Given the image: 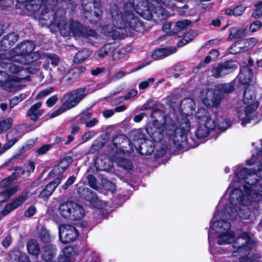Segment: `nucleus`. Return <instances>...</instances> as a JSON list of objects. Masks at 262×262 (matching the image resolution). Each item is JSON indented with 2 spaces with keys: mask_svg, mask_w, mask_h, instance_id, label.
<instances>
[{
  "mask_svg": "<svg viewBox=\"0 0 262 262\" xmlns=\"http://www.w3.org/2000/svg\"><path fill=\"white\" fill-rule=\"evenodd\" d=\"M257 157L258 162L253 156L246 163L248 165L256 164L258 171L246 168L240 169L235 174L236 182L229 186L228 190L233 188L229 198L232 205H248L254 200L262 199V149Z\"/></svg>",
  "mask_w": 262,
  "mask_h": 262,
  "instance_id": "nucleus-1",
  "label": "nucleus"
},
{
  "mask_svg": "<svg viewBox=\"0 0 262 262\" xmlns=\"http://www.w3.org/2000/svg\"><path fill=\"white\" fill-rule=\"evenodd\" d=\"M121 3V0H118ZM159 0H122V7L120 10L114 6L111 9V16L112 25L116 29L108 31L109 36L116 38L119 34L116 29L129 28L136 32L143 29V24L138 17L133 13V10L145 19H149L150 9L158 3Z\"/></svg>",
  "mask_w": 262,
  "mask_h": 262,
  "instance_id": "nucleus-2",
  "label": "nucleus"
},
{
  "mask_svg": "<svg viewBox=\"0 0 262 262\" xmlns=\"http://www.w3.org/2000/svg\"><path fill=\"white\" fill-rule=\"evenodd\" d=\"M53 24L57 26L61 34L64 36L72 35L75 38H80L95 37L96 35L94 30L88 29L77 21L71 20L67 24L64 16L60 18L56 17Z\"/></svg>",
  "mask_w": 262,
  "mask_h": 262,
  "instance_id": "nucleus-3",
  "label": "nucleus"
},
{
  "mask_svg": "<svg viewBox=\"0 0 262 262\" xmlns=\"http://www.w3.org/2000/svg\"><path fill=\"white\" fill-rule=\"evenodd\" d=\"M188 117L187 114H182L178 118L179 127L170 124L167 125L165 128L166 135L177 147H183L186 143V134L191 127Z\"/></svg>",
  "mask_w": 262,
  "mask_h": 262,
  "instance_id": "nucleus-4",
  "label": "nucleus"
},
{
  "mask_svg": "<svg viewBox=\"0 0 262 262\" xmlns=\"http://www.w3.org/2000/svg\"><path fill=\"white\" fill-rule=\"evenodd\" d=\"M86 96L85 89L79 88L66 93L62 98V104L56 110L49 114L52 119L75 107Z\"/></svg>",
  "mask_w": 262,
  "mask_h": 262,
  "instance_id": "nucleus-5",
  "label": "nucleus"
},
{
  "mask_svg": "<svg viewBox=\"0 0 262 262\" xmlns=\"http://www.w3.org/2000/svg\"><path fill=\"white\" fill-rule=\"evenodd\" d=\"M255 86L250 85L247 87L244 93L243 101L247 105L244 110H238L237 114L238 117L242 120V125H244L252 119L253 113L258 107V104L255 101L256 98Z\"/></svg>",
  "mask_w": 262,
  "mask_h": 262,
  "instance_id": "nucleus-6",
  "label": "nucleus"
},
{
  "mask_svg": "<svg viewBox=\"0 0 262 262\" xmlns=\"http://www.w3.org/2000/svg\"><path fill=\"white\" fill-rule=\"evenodd\" d=\"M220 213L216 212L211 222V228L217 234V243L219 245L230 243L233 241L234 234L230 230V224L224 220L218 221Z\"/></svg>",
  "mask_w": 262,
  "mask_h": 262,
  "instance_id": "nucleus-7",
  "label": "nucleus"
},
{
  "mask_svg": "<svg viewBox=\"0 0 262 262\" xmlns=\"http://www.w3.org/2000/svg\"><path fill=\"white\" fill-rule=\"evenodd\" d=\"M34 45L29 41L18 44L11 51L10 56L7 60L24 64H28L31 62L30 60V54L34 51Z\"/></svg>",
  "mask_w": 262,
  "mask_h": 262,
  "instance_id": "nucleus-8",
  "label": "nucleus"
},
{
  "mask_svg": "<svg viewBox=\"0 0 262 262\" xmlns=\"http://www.w3.org/2000/svg\"><path fill=\"white\" fill-rule=\"evenodd\" d=\"M59 214L64 219L70 220H79L85 215L83 207L73 202H66L61 203L58 207Z\"/></svg>",
  "mask_w": 262,
  "mask_h": 262,
  "instance_id": "nucleus-9",
  "label": "nucleus"
},
{
  "mask_svg": "<svg viewBox=\"0 0 262 262\" xmlns=\"http://www.w3.org/2000/svg\"><path fill=\"white\" fill-rule=\"evenodd\" d=\"M85 17L91 22L97 21L102 14L100 0H81Z\"/></svg>",
  "mask_w": 262,
  "mask_h": 262,
  "instance_id": "nucleus-10",
  "label": "nucleus"
},
{
  "mask_svg": "<svg viewBox=\"0 0 262 262\" xmlns=\"http://www.w3.org/2000/svg\"><path fill=\"white\" fill-rule=\"evenodd\" d=\"M58 229L59 237L63 243L73 242L79 235V232L76 228L70 225H60Z\"/></svg>",
  "mask_w": 262,
  "mask_h": 262,
  "instance_id": "nucleus-11",
  "label": "nucleus"
},
{
  "mask_svg": "<svg viewBox=\"0 0 262 262\" xmlns=\"http://www.w3.org/2000/svg\"><path fill=\"white\" fill-rule=\"evenodd\" d=\"M257 42V39L254 37L239 40L232 45L230 52L236 54L246 52L253 48Z\"/></svg>",
  "mask_w": 262,
  "mask_h": 262,
  "instance_id": "nucleus-12",
  "label": "nucleus"
},
{
  "mask_svg": "<svg viewBox=\"0 0 262 262\" xmlns=\"http://www.w3.org/2000/svg\"><path fill=\"white\" fill-rule=\"evenodd\" d=\"M237 69V66L233 62L228 61L219 64L212 69L213 76L218 78L232 73Z\"/></svg>",
  "mask_w": 262,
  "mask_h": 262,
  "instance_id": "nucleus-13",
  "label": "nucleus"
},
{
  "mask_svg": "<svg viewBox=\"0 0 262 262\" xmlns=\"http://www.w3.org/2000/svg\"><path fill=\"white\" fill-rule=\"evenodd\" d=\"M77 192L96 207L101 208L106 205L105 203L98 200L97 196L88 188L79 187L77 189Z\"/></svg>",
  "mask_w": 262,
  "mask_h": 262,
  "instance_id": "nucleus-14",
  "label": "nucleus"
},
{
  "mask_svg": "<svg viewBox=\"0 0 262 262\" xmlns=\"http://www.w3.org/2000/svg\"><path fill=\"white\" fill-rule=\"evenodd\" d=\"M253 241L247 233H242L232 244V246L238 250L243 249L246 250L252 248Z\"/></svg>",
  "mask_w": 262,
  "mask_h": 262,
  "instance_id": "nucleus-15",
  "label": "nucleus"
},
{
  "mask_svg": "<svg viewBox=\"0 0 262 262\" xmlns=\"http://www.w3.org/2000/svg\"><path fill=\"white\" fill-rule=\"evenodd\" d=\"M28 199V194H21L7 204L1 211L3 215H7L11 211L20 206Z\"/></svg>",
  "mask_w": 262,
  "mask_h": 262,
  "instance_id": "nucleus-16",
  "label": "nucleus"
},
{
  "mask_svg": "<svg viewBox=\"0 0 262 262\" xmlns=\"http://www.w3.org/2000/svg\"><path fill=\"white\" fill-rule=\"evenodd\" d=\"M153 6V8L150 9V17L149 19L152 18L157 23H160L162 20L165 19L168 17V14L166 11L161 6H159V2Z\"/></svg>",
  "mask_w": 262,
  "mask_h": 262,
  "instance_id": "nucleus-17",
  "label": "nucleus"
},
{
  "mask_svg": "<svg viewBox=\"0 0 262 262\" xmlns=\"http://www.w3.org/2000/svg\"><path fill=\"white\" fill-rule=\"evenodd\" d=\"M62 179V176H61L60 178L57 177L49 183L47 185L45 188L39 192L38 198L42 199L44 201L47 200L48 198L53 193Z\"/></svg>",
  "mask_w": 262,
  "mask_h": 262,
  "instance_id": "nucleus-18",
  "label": "nucleus"
},
{
  "mask_svg": "<svg viewBox=\"0 0 262 262\" xmlns=\"http://www.w3.org/2000/svg\"><path fill=\"white\" fill-rule=\"evenodd\" d=\"M149 133H147L155 142H160L163 138V132L164 126L163 125H159L158 121L156 120L152 126L148 127Z\"/></svg>",
  "mask_w": 262,
  "mask_h": 262,
  "instance_id": "nucleus-19",
  "label": "nucleus"
},
{
  "mask_svg": "<svg viewBox=\"0 0 262 262\" xmlns=\"http://www.w3.org/2000/svg\"><path fill=\"white\" fill-rule=\"evenodd\" d=\"M25 77H18L16 76H10L9 75L7 80L2 84L3 88L9 92L17 91L20 88V84L21 80L24 79Z\"/></svg>",
  "mask_w": 262,
  "mask_h": 262,
  "instance_id": "nucleus-20",
  "label": "nucleus"
},
{
  "mask_svg": "<svg viewBox=\"0 0 262 262\" xmlns=\"http://www.w3.org/2000/svg\"><path fill=\"white\" fill-rule=\"evenodd\" d=\"M73 159L71 157L67 156L62 158L58 164L54 167L52 172L55 175H58V177L60 178L61 176L64 178V176L61 173L63 172L72 163Z\"/></svg>",
  "mask_w": 262,
  "mask_h": 262,
  "instance_id": "nucleus-21",
  "label": "nucleus"
},
{
  "mask_svg": "<svg viewBox=\"0 0 262 262\" xmlns=\"http://www.w3.org/2000/svg\"><path fill=\"white\" fill-rule=\"evenodd\" d=\"M177 51L175 47L159 48L155 50L152 54V58L155 60H159L169 56Z\"/></svg>",
  "mask_w": 262,
  "mask_h": 262,
  "instance_id": "nucleus-22",
  "label": "nucleus"
},
{
  "mask_svg": "<svg viewBox=\"0 0 262 262\" xmlns=\"http://www.w3.org/2000/svg\"><path fill=\"white\" fill-rule=\"evenodd\" d=\"M112 160L119 166L125 169L129 170L133 167V163L130 160L122 157L119 153H116L113 156Z\"/></svg>",
  "mask_w": 262,
  "mask_h": 262,
  "instance_id": "nucleus-23",
  "label": "nucleus"
},
{
  "mask_svg": "<svg viewBox=\"0 0 262 262\" xmlns=\"http://www.w3.org/2000/svg\"><path fill=\"white\" fill-rule=\"evenodd\" d=\"M41 105V102H38L33 104L28 111L27 115L32 120H37L39 117L43 114V110L40 109Z\"/></svg>",
  "mask_w": 262,
  "mask_h": 262,
  "instance_id": "nucleus-24",
  "label": "nucleus"
},
{
  "mask_svg": "<svg viewBox=\"0 0 262 262\" xmlns=\"http://www.w3.org/2000/svg\"><path fill=\"white\" fill-rule=\"evenodd\" d=\"M147 133H149L148 127L146 129H136L132 132L131 137L133 141L141 144V142L146 141V134Z\"/></svg>",
  "mask_w": 262,
  "mask_h": 262,
  "instance_id": "nucleus-25",
  "label": "nucleus"
},
{
  "mask_svg": "<svg viewBox=\"0 0 262 262\" xmlns=\"http://www.w3.org/2000/svg\"><path fill=\"white\" fill-rule=\"evenodd\" d=\"M253 78V74L251 69L248 67L244 68L241 70L238 75L239 82L243 84L249 83Z\"/></svg>",
  "mask_w": 262,
  "mask_h": 262,
  "instance_id": "nucleus-26",
  "label": "nucleus"
},
{
  "mask_svg": "<svg viewBox=\"0 0 262 262\" xmlns=\"http://www.w3.org/2000/svg\"><path fill=\"white\" fill-rule=\"evenodd\" d=\"M154 143L149 140L141 142L140 148H137V151L141 155H149L154 150Z\"/></svg>",
  "mask_w": 262,
  "mask_h": 262,
  "instance_id": "nucleus-27",
  "label": "nucleus"
},
{
  "mask_svg": "<svg viewBox=\"0 0 262 262\" xmlns=\"http://www.w3.org/2000/svg\"><path fill=\"white\" fill-rule=\"evenodd\" d=\"M18 35L12 32L8 34L4 37L3 40L0 42V47L4 46V48H8L13 46L17 40Z\"/></svg>",
  "mask_w": 262,
  "mask_h": 262,
  "instance_id": "nucleus-28",
  "label": "nucleus"
},
{
  "mask_svg": "<svg viewBox=\"0 0 262 262\" xmlns=\"http://www.w3.org/2000/svg\"><path fill=\"white\" fill-rule=\"evenodd\" d=\"M18 190V185H13L0 192V203L5 202L7 201L11 196L15 194Z\"/></svg>",
  "mask_w": 262,
  "mask_h": 262,
  "instance_id": "nucleus-29",
  "label": "nucleus"
},
{
  "mask_svg": "<svg viewBox=\"0 0 262 262\" xmlns=\"http://www.w3.org/2000/svg\"><path fill=\"white\" fill-rule=\"evenodd\" d=\"M56 249L52 245H48L43 248L42 258L46 261H51L56 254Z\"/></svg>",
  "mask_w": 262,
  "mask_h": 262,
  "instance_id": "nucleus-30",
  "label": "nucleus"
},
{
  "mask_svg": "<svg viewBox=\"0 0 262 262\" xmlns=\"http://www.w3.org/2000/svg\"><path fill=\"white\" fill-rule=\"evenodd\" d=\"M32 146V144H26L23 146L18 152L16 153L8 161L9 163L14 164L15 163L20 162L25 158V157L22 155V154L26 151L29 150Z\"/></svg>",
  "mask_w": 262,
  "mask_h": 262,
  "instance_id": "nucleus-31",
  "label": "nucleus"
},
{
  "mask_svg": "<svg viewBox=\"0 0 262 262\" xmlns=\"http://www.w3.org/2000/svg\"><path fill=\"white\" fill-rule=\"evenodd\" d=\"M86 70V68L83 66L75 67L69 72V76L67 78V81L75 80L79 77Z\"/></svg>",
  "mask_w": 262,
  "mask_h": 262,
  "instance_id": "nucleus-32",
  "label": "nucleus"
},
{
  "mask_svg": "<svg viewBox=\"0 0 262 262\" xmlns=\"http://www.w3.org/2000/svg\"><path fill=\"white\" fill-rule=\"evenodd\" d=\"M96 163L99 169L102 171L108 170L112 168L113 165L112 162L110 160L109 158L106 157L103 159L98 158L96 161Z\"/></svg>",
  "mask_w": 262,
  "mask_h": 262,
  "instance_id": "nucleus-33",
  "label": "nucleus"
},
{
  "mask_svg": "<svg viewBox=\"0 0 262 262\" xmlns=\"http://www.w3.org/2000/svg\"><path fill=\"white\" fill-rule=\"evenodd\" d=\"M115 47L112 44H106L98 51V55L100 58H104L111 54L115 51Z\"/></svg>",
  "mask_w": 262,
  "mask_h": 262,
  "instance_id": "nucleus-34",
  "label": "nucleus"
},
{
  "mask_svg": "<svg viewBox=\"0 0 262 262\" xmlns=\"http://www.w3.org/2000/svg\"><path fill=\"white\" fill-rule=\"evenodd\" d=\"M247 30L244 27L233 28L231 30L228 36V39L231 40L234 38H240L247 34Z\"/></svg>",
  "mask_w": 262,
  "mask_h": 262,
  "instance_id": "nucleus-35",
  "label": "nucleus"
},
{
  "mask_svg": "<svg viewBox=\"0 0 262 262\" xmlns=\"http://www.w3.org/2000/svg\"><path fill=\"white\" fill-rule=\"evenodd\" d=\"M27 250L29 254L37 255L40 251V247L37 241L29 240L27 243Z\"/></svg>",
  "mask_w": 262,
  "mask_h": 262,
  "instance_id": "nucleus-36",
  "label": "nucleus"
},
{
  "mask_svg": "<svg viewBox=\"0 0 262 262\" xmlns=\"http://www.w3.org/2000/svg\"><path fill=\"white\" fill-rule=\"evenodd\" d=\"M209 114V112L206 109L204 108H200L195 114V121L198 123L202 124Z\"/></svg>",
  "mask_w": 262,
  "mask_h": 262,
  "instance_id": "nucleus-37",
  "label": "nucleus"
},
{
  "mask_svg": "<svg viewBox=\"0 0 262 262\" xmlns=\"http://www.w3.org/2000/svg\"><path fill=\"white\" fill-rule=\"evenodd\" d=\"M91 54L90 51L88 49H83L76 53L74 61L76 63L83 62Z\"/></svg>",
  "mask_w": 262,
  "mask_h": 262,
  "instance_id": "nucleus-38",
  "label": "nucleus"
},
{
  "mask_svg": "<svg viewBox=\"0 0 262 262\" xmlns=\"http://www.w3.org/2000/svg\"><path fill=\"white\" fill-rule=\"evenodd\" d=\"M189 25V22L186 19L180 20L175 23L174 28L172 30L169 32L170 35H173L177 33L181 30L184 29L186 27Z\"/></svg>",
  "mask_w": 262,
  "mask_h": 262,
  "instance_id": "nucleus-39",
  "label": "nucleus"
},
{
  "mask_svg": "<svg viewBox=\"0 0 262 262\" xmlns=\"http://www.w3.org/2000/svg\"><path fill=\"white\" fill-rule=\"evenodd\" d=\"M113 142L115 147L119 150L121 148V145H123V143L127 144L128 139L125 136L119 135L113 139Z\"/></svg>",
  "mask_w": 262,
  "mask_h": 262,
  "instance_id": "nucleus-40",
  "label": "nucleus"
},
{
  "mask_svg": "<svg viewBox=\"0 0 262 262\" xmlns=\"http://www.w3.org/2000/svg\"><path fill=\"white\" fill-rule=\"evenodd\" d=\"M135 149L137 151V148L135 145L132 144L130 140L128 139V142L127 144L123 143V145H121V148L119 151L124 154L130 155L134 151Z\"/></svg>",
  "mask_w": 262,
  "mask_h": 262,
  "instance_id": "nucleus-41",
  "label": "nucleus"
},
{
  "mask_svg": "<svg viewBox=\"0 0 262 262\" xmlns=\"http://www.w3.org/2000/svg\"><path fill=\"white\" fill-rule=\"evenodd\" d=\"M224 96L216 89L213 94V96L212 99V106L216 107L217 106L224 98Z\"/></svg>",
  "mask_w": 262,
  "mask_h": 262,
  "instance_id": "nucleus-42",
  "label": "nucleus"
},
{
  "mask_svg": "<svg viewBox=\"0 0 262 262\" xmlns=\"http://www.w3.org/2000/svg\"><path fill=\"white\" fill-rule=\"evenodd\" d=\"M10 135V133L7 134L6 138L7 142L6 144H4V145L2 147H0V149L3 153H4L5 151L7 150L11 147H12L17 141V139L16 138H14L13 139H10L9 138Z\"/></svg>",
  "mask_w": 262,
  "mask_h": 262,
  "instance_id": "nucleus-43",
  "label": "nucleus"
},
{
  "mask_svg": "<svg viewBox=\"0 0 262 262\" xmlns=\"http://www.w3.org/2000/svg\"><path fill=\"white\" fill-rule=\"evenodd\" d=\"M217 89L225 96V94L233 91L234 85L232 83H225L220 85Z\"/></svg>",
  "mask_w": 262,
  "mask_h": 262,
  "instance_id": "nucleus-44",
  "label": "nucleus"
},
{
  "mask_svg": "<svg viewBox=\"0 0 262 262\" xmlns=\"http://www.w3.org/2000/svg\"><path fill=\"white\" fill-rule=\"evenodd\" d=\"M209 133V129L204 126L203 124H201L195 131V134L198 138H202L207 136Z\"/></svg>",
  "mask_w": 262,
  "mask_h": 262,
  "instance_id": "nucleus-45",
  "label": "nucleus"
},
{
  "mask_svg": "<svg viewBox=\"0 0 262 262\" xmlns=\"http://www.w3.org/2000/svg\"><path fill=\"white\" fill-rule=\"evenodd\" d=\"M13 170H14V172L12 173V174L10 176V177L12 178V179L13 180V181L20 176L25 178L26 170L25 169L22 168V167L15 166L13 168Z\"/></svg>",
  "mask_w": 262,
  "mask_h": 262,
  "instance_id": "nucleus-46",
  "label": "nucleus"
},
{
  "mask_svg": "<svg viewBox=\"0 0 262 262\" xmlns=\"http://www.w3.org/2000/svg\"><path fill=\"white\" fill-rule=\"evenodd\" d=\"M202 124L206 128H208L209 130L214 129L217 125V123L215 121L214 119L212 118L210 114H209L208 116L206 117V119L204 121V123Z\"/></svg>",
  "mask_w": 262,
  "mask_h": 262,
  "instance_id": "nucleus-47",
  "label": "nucleus"
},
{
  "mask_svg": "<svg viewBox=\"0 0 262 262\" xmlns=\"http://www.w3.org/2000/svg\"><path fill=\"white\" fill-rule=\"evenodd\" d=\"M104 145V143L102 141L99 139L95 140L92 145H91L89 153L94 154L100 149Z\"/></svg>",
  "mask_w": 262,
  "mask_h": 262,
  "instance_id": "nucleus-48",
  "label": "nucleus"
},
{
  "mask_svg": "<svg viewBox=\"0 0 262 262\" xmlns=\"http://www.w3.org/2000/svg\"><path fill=\"white\" fill-rule=\"evenodd\" d=\"M45 56L46 57V62L48 63L50 62L54 66L58 65L59 59L56 55L47 53L45 55Z\"/></svg>",
  "mask_w": 262,
  "mask_h": 262,
  "instance_id": "nucleus-49",
  "label": "nucleus"
},
{
  "mask_svg": "<svg viewBox=\"0 0 262 262\" xmlns=\"http://www.w3.org/2000/svg\"><path fill=\"white\" fill-rule=\"evenodd\" d=\"M6 68H8L9 72L17 74L23 71V67L13 63L6 62Z\"/></svg>",
  "mask_w": 262,
  "mask_h": 262,
  "instance_id": "nucleus-50",
  "label": "nucleus"
},
{
  "mask_svg": "<svg viewBox=\"0 0 262 262\" xmlns=\"http://www.w3.org/2000/svg\"><path fill=\"white\" fill-rule=\"evenodd\" d=\"M40 238L44 243H50L52 241V237L48 231L45 229H42L40 232Z\"/></svg>",
  "mask_w": 262,
  "mask_h": 262,
  "instance_id": "nucleus-51",
  "label": "nucleus"
},
{
  "mask_svg": "<svg viewBox=\"0 0 262 262\" xmlns=\"http://www.w3.org/2000/svg\"><path fill=\"white\" fill-rule=\"evenodd\" d=\"M13 119L11 118H7L0 120V124L2 125L3 129L6 132L9 129L13 124Z\"/></svg>",
  "mask_w": 262,
  "mask_h": 262,
  "instance_id": "nucleus-52",
  "label": "nucleus"
},
{
  "mask_svg": "<svg viewBox=\"0 0 262 262\" xmlns=\"http://www.w3.org/2000/svg\"><path fill=\"white\" fill-rule=\"evenodd\" d=\"M192 32L190 31L185 34L184 38L177 43L178 47L186 45L193 39Z\"/></svg>",
  "mask_w": 262,
  "mask_h": 262,
  "instance_id": "nucleus-53",
  "label": "nucleus"
},
{
  "mask_svg": "<svg viewBox=\"0 0 262 262\" xmlns=\"http://www.w3.org/2000/svg\"><path fill=\"white\" fill-rule=\"evenodd\" d=\"M54 91V89L52 87H50L40 91L38 94L35 96V99L38 100L46 96L49 95Z\"/></svg>",
  "mask_w": 262,
  "mask_h": 262,
  "instance_id": "nucleus-54",
  "label": "nucleus"
},
{
  "mask_svg": "<svg viewBox=\"0 0 262 262\" xmlns=\"http://www.w3.org/2000/svg\"><path fill=\"white\" fill-rule=\"evenodd\" d=\"M9 262H29L24 256L16 255L13 253L11 254Z\"/></svg>",
  "mask_w": 262,
  "mask_h": 262,
  "instance_id": "nucleus-55",
  "label": "nucleus"
},
{
  "mask_svg": "<svg viewBox=\"0 0 262 262\" xmlns=\"http://www.w3.org/2000/svg\"><path fill=\"white\" fill-rule=\"evenodd\" d=\"M102 185L103 187L106 190L113 191L115 190V185L111 181L107 179L102 180Z\"/></svg>",
  "mask_w": 262,
  "mask_h": 262,
  "instance_id": "nucleus-56",
  "label": "nucleus"
},
{
  "mask_svg": "<svg viewBox=\"0 0 262 262\" xmlns=\"http://www.w3.org/2000/svg\"><path fill=\"white\" fill-rule=\"evenodd\" d=\"M13 180L10 177V176L4 179H3L0 182V188H4L5 189L12 186L13 185H10Z\"/></svg>",
  "mask_w": 262,
  "mask_h": 262,
  "instance_id": "nucleus-57",
  "label": "nucleus"
},
{
  "mask_svg": "<svg viewBox=\"0 0 262 262\" xmlns=\"http://www.w3.org/2000/svg\"><path fill=\"white\" fill-rule=\"evenodd\" d=\"M138 92L136 90L132 89L130 90L124 96L119 98V101L120 102L123 101L125 100H128L136 96Z\"/></svg>",
  "mask_w": 262,
  "mask_h": 262,
  "instance_id": "nucleus-58",
  "label": "nucleus"
},
{
  "mask_svg": "<svg viewBox=\"0 0 262 262\" xmlns=\"http://www.w3.org/2000/svg\"><path fill=\"white\" fill-rule=\"evenodd\" d=\"M25 169L26 170V174L25 178L29 177L30 173L33 172L35 169V164L32 161H29V163L25 165Z\"/></svg>",
  "mask_w": 262,
  "mask_h": 262,
  "instance_id": "nucleus-59",
  "label": "nucleus"
},
{
  "mask_svg": "<svg viewBox=\"0 0 262 262\" xmlns=\"http://www.w3.org/2000/svg\"><path fill=\"white\" fill-rule=\"evenodd\" d=\"M86 179L88 180L89 184L91 187L96 190L98 189L99 187L96 184V179L94 176L92 174H89L86 177Z\"/></svg>",
  "mask_w": 262,
  "mask_h": 262,
  "instance_id": "nucleus-60",
  "label": "nucleus"
},
{
  "mask_svg": "<svg viewBox=\"0 0 262 262\" xmlns=\"http://www.w3.org/2000/svg\"><path fill=\"white\" fill-rule=\"evenodd\" d=\"M252 16L254 18L262 17V2H259L256 5V9L253 12Z\"/></svg>",
  "mask_w": 262,
  "mask_h": 262,
  "instance_id": "nucleus-61",
  "label": "nucleus"
},
{
  "mask_svg": "<svg viewBox=\"0 0 262 262\" xmlns=\"http://www.w3.org/2000/svg\"><path fill=\"white\" fill-rule=\"evenodd\" d=\"M181 104L185 106H187L190 110H193L194 106V102L192 99L187 98L183 100L181 102Z\"/></svg>",
  "mask_w": 262,
  "mask_h": 262,
  "instance_id": "nucleus-62",
  "label": "nucleus"
},
{
  "mask_svg": "<svg viewBox=\"0 0 262 262\" xmlns=\"http://www.w3.org/2000/svg\"><path fill=\"white\" fill-rule=\"evenodd\" d=\"M92 118V114L90 112H86L83 113L81 115L80 118L79 120V122L81 124L85 123V125L86 123L88 122L90 119Z\"/></svg>",
  "mask_w": 262,
  "mask_h": 262,
  "instance_id": "nucleus-63",
  "label": "nucleus"
},
{
  "mask_svg": "<svg viewBox=\"0 0 262 262\" xmlns=\"http://www.w3.org/2000/svg\"><path fill=\"white\" fill-rule=\"evenodd\" d=\"M261 25L262 24L260 21H255L251 24L249 30L252 32H256L261 28Z\"/></svg>",
  "mask_w": 262,
  "mask_h": 262,
  "instance_id": "nucleus-64",
  "label": "nucleus"
}]
</instances>
